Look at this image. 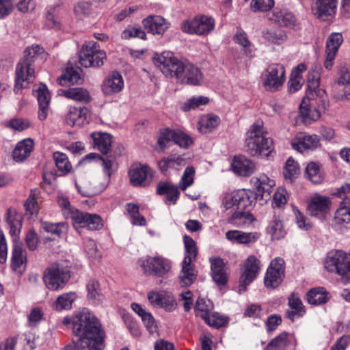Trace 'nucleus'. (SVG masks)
<instances>
[{
    "label": "nucleus",
    "instance_id": "nucleus-1",
    "mask_svg": "<svg viewBox=\"0 0 350 350\" xmlns=\"http://www.w3.org/2000/svg\"><path fill=\"white\" fill-rule=\"evenodd\" d=\"M73 334L77 340L65 346L64 350H102L103 332L98 319L91 313H81L73 321Z\"/></svg>",
    "mask_w": 350,
    "mask_h": 350
},
{
    "label": "nucleus",
    "instance_id": "nucleus-2",
    "mask_svg": "<svg viewBox=\"0 0 350 350\" xmlns=\"http://www.w3.org/2000/svg\"><path fill=\"white\" fill-rule=\"evenodd\" d=\"M245 149L250 155L253 157L260 156L268 158L273 156V141L267 137L262 122H256L247 131Z\"/></svg>",
    "mask_w": 350,
    "mask_h": 350
},
{
    "label": "nucleus",
    "instance_id": "nucleus-3",
    "mask_svg": "<svg viewBox=\"0 0 350 350\" xmlns=\"http://www.w3.org/2000/svg\"><path fill=\"white\" fill-rule=\"evenodd\" d=\"M41 50L42 49L38 45L33 46L25 50L23 57L18 63L16 69V85L14 88L16 92L25 88V83L27 85L31 82V79L34 76L33 63L35 57Z\"/></svg>",
    "mask_w": 350,
    "mask_h": 350
},
{
    "label": "nucleus",
    "instance_id": "nucleus-4",
    "mask_svg": "<svg viewBox=\"0 0 350 350\" xmlns=\"http://www.w3.org/2000/svg\"><path fill=\"white\" fill-rule=\"evenodd\" d=\"M254 196L252 190L245 189L227 193L221 200V211L232 214L236 209L250 208L255 204Z\"/></svg>",
    "mask_w": 350,
    "mask_h": 350
},
{
    "label": "nucleus",
    "instance_id": "nucleus-5",
    "mask_svg": "<svg viewBox=\"0 0 350 350\" xmlns=\"http://www.w3.org/2000/svg\"><path fill=\"white\" fill-rule=\"evenodd\" d=\"M137 265L146 276L165 278L172 271L170 260L160 256H147L138 259Z\"/></svg>",
    "mask_w": 350,
    "mask_h": 350
},
{
    "label": "nucleus",
    "instance_id": "nucleus-6",
    "mask_svg": "<svg viewBox=\"0 0 350 350\" xmlns=\"http://www.w3.org/2000/svg\"><path fill=\"white\" fill-rule=\"evenodd\" d=\"M325 269L344 278L350 275V253L342 250L329 252L323 262Z\"/></svg>",
    "mask_w": 350,
    "mask_h": 350
},
{
    "label": "nucleus",
    "instance_id": "nucleus-7",
    "mask_svg": "<svg viewBox=\"0 0 350 350\" xmlns=\"http://www.w3.org/2000/svg\"><path fill=\"white\" fill-rule=\"evenodd\" d=\"M185 243V257L182 262L181 270L178 278L180 284L183 287L191 285L196 280L197 271L193 262L197 257V248L196 242Z\"/></svg>",
    "mask_w": 350,
    "mask_h": 350
},
{
    "label": "nucleus",
    "instance_id": "nucleus-8",
    "mask_svg": "<svg viewBox=\"0 0 350 350\" xmlns=\"http://www.w3.org/2000/svg\"><path fill=\"white\" fill-rule=\"evenodd\" d=\"M203 81V74L198 67L186 59H176V83L198 86Z\"/></svg>",
    "mask_w": 350,
    "mask_h": 350
},
{
    "label": "nucleus",
    "instance_id": "nucleus-9",
    "mask_svg": "<svg viewBox=\"0 0 350 350\" xmlns=\"http://www.w3.org/2000/svg\"><path fill=\"white\" fill-rule=\"evenodd\" d=\"M70 278V269L62 263H53L44 273L43 280L49 290L56 291L62 288Z\"/></svg>",
    "mask_w": 350,
    "mask_h": 350
},
{
    "label": "nucleus",
    "instance_id": "nucleus-10",
    "mask_svg": "<svg viewBox=\"0 0 350 350\" xmlns=\"http://www.w3.org/2000/svg\"><path fill=\"white\" fill-rule=\"evenodd\" d=\"M215 20L211 16L199 15L192 19L185 21L180 26L183 32L189 34L205 36L210 33L215 28Z\"/></svg>",
    "mask_w": 350,
    "mask_h": 350
},
{
    "label": "nucleus",
    "instance_id": "nucleus-11",
    "mask_svg": "<svg viewBox=\"0 0 350 350\" xmlns=\"http://www.w3.org/2000/svg\"><path fill=\"white\" fill-rule=\"evenodd\" d=\"M106 58L105 52L98 49L97 43L92 41L83 46L79 62L85 68L99 67L104 64Z\"/></svg>",
    "mask_w": 350,
    "mask_h": 350
},
{
    "label": "nucleus",
    "instance_id": "nucleus-12",
    "mask_svg": "<svg viewBox=\"0 0 350 350\" xmlns=\"http://www.w3.org/2000/svg\"><path fill=\"white\" fill-rule=\"evenodd\" d=\"M250 184L253 188L252 191L255 195V202L257 200L266 202L271 198L275 181L262 173L253 176L250 179Z\"/></svg>",
    "mask_w": 350,
    "mask_h": 350
},
{
    "label": "nucleus",
    "instance_id": "nucleus-13",
    "mask_svg": "<svg viewBox=\"0 0 350 350\" xmlns=\"http://www.w3.org/2000/svg\"><path fill=\"white\" fill-rule=\"evenodd\" d=\"M286 80L285 69L280 64L270 65L262 77V85L267 90H278Z\"/></svg>",
    "mask_w": 350,
    "mask_h": 350
},
{
    "label": "nucleus",
    "instance_id": "nucleus-14",
    "mask_svg": "<svg viewBox=\"0 0 350 350\" xmlns=\"http://www.w3.org/2000/svg\"><path fill=\"white\" fill-rule=\"evenodd\" d=\"M259 271V260L253 255L248 256L241 268L239 286V293L247 290V286L257 278Z\"/></svg>",
    "mask_w": 350,
    "mask_h": 350
},
{
    "label": "nucleus",
    "instance_id": "nucleus-15",
    "mask_svg": "<svg viewBox=\"0 0 350 350\" xmlns=\"http://www.w3.org/2000/svg\"><path fill=\"white\" fill-rule=\"evenodd\" d=\"M284 260L282 258H275L269 266L264 282L267 288H276L283 281L284 278Z\"/></svg>",
    "mask_w": 350,
    "mask_h": 350
},
{
    "label": "nucleus",
    "instance_id": "nucleus-16",
    "mask_svg": "<svg viewBox=\"0 0 350 350\" xmlns=\"http://www.w3.org/2000/svg\"><path fill=\"white\" fill-rule=\"evenodd\" d=\"M292 148L299 152L313 150L321 146L319 137L306 133H297L291 142Z\"/></svg>",
    "mask_w": 350,
    "mask_h": 350
},
{
    "label": "nucleus",
    "instance_id": "nucleus-17",
    "mask_svg": "<svg viewBox=\"0 0 350 350\" xmlns=\"http://www.w3.org/2000/svg\"><path fill=\"white\" fill-rule=\"evenodd\" d=\"M331 202L328 197L316 194L310 200L308 210L312 216L325 219L329 214Z\"/></svg>",
    "mask_w": 350,
    "mask_h": 350
},
{
    "label": "nucleus",
    "instance_id": "nucleus-18",
    "mask_svg": "<svg viewBox=\"0 0 350 350\" xmlns=\"http://www.w3.org/2000/svg\"><path fill=\"white\" fill-rule=\"evenodd\" d=\"M153 62L166 77L172 78L175 75V56L173 52L164 51L156 54Z\"/></svg>",
    "mask_w": 350,
    "mask_h": 350
},
{
    "label": "nucleus",
    "instance_id": "nucleus-19",
    "mask_svg": "<svg viewBox=\"0 0 350 350\" xmlns=\"http://www.w3.org/2000/svg\"><path fill=\"white\" fill-rule=\"evenodd\" d=\"M209 261L213 280L219 288L225 286L228 282V275L224 260L221 258L211 257Z\"/></svg>",
    "mask_w": 350,
    "mask_h": 350
},
{
    "label": "nucleus",
    "instance_id": "nucleus-20",
    "mask_svg": "<svg viewBox=\"0 0 350 350\" xmlns=\"http://www.w3.org/2000/svg\"><path fill=\"white\" fill-rule=\"evenodd\" d=\"M129 176L133 185L145 187L151 181V170L147 165H133L129 170Z\"/></svg>",
    "mask_w": 350,
    "mask_h": 350
},
{
    "label": "nucleus",
    "instance_id": "nucleus-21",
    "mask_svg": "<svg viewBox=\"0 0 350 350\" xmlns=\"http://www.w3.org/2000/svg\"><path fill=\"white\" fill-rule=\"evenodd\" d=\"M337 4L338 0H315L312 12L318 18L325 20L335 15Z\"/></svg>",
    "mask_w": 350,
    "mask_h": 350
},
{
    "label": "nucleus",
    "instance_id": "nucleus-22",
    "mask_svg": "<svg viewBox=\"0 0 350 350\" xmlns=\"http://www.w3.org/2000/svg\"><path fill=\"white\" fill-rule=\"evenodd\" d=\"M231 167L236 174L241 176H249L256 171L255 163L244 157H235Z\"/></svg>",
    "mask_w": 350,
    "mask_h": 350
},
{
    "label": "nucleus",
    "instance_id": "nucleus-23",
    "mask_svg": "<svg viewBox=\"0 0 350 350\" xmlns=\"http://www.w3.org/2000/svg\"><path fill=\"white\" fill-rule=\"evenodd\" d=\"M36 96L37 97L39 104L38 118L40 120L46 118L50 103V95L46 86L40 84L38 88L34 89Z\"/></svg>",
    "mask_w": 350,
    "mask_h": 350
},
{
    "label": "nucleus",
    "instance_id": "nucleus-24",
    "mask_svg": "<svg viewBox=\"0 0 350 350\" xmlns=\"http://www.w3.org/2000/svg\"><path fill=\"white\" fill-rule=\"evenodd\" d=\"M142 23L145 29L152 34H162L168 28L167 23L160 16H148Z\"/></svg>",
    "mask_w": 350,
    "mask_h": 350
},
{
    "label": "nucleus",
    "instance_id": "nucleus-25",
    "mask_svg": "<svg viewBox=\"0 0 350 350\" xmlns=\"http://www.w3.org/2000/svg\"><path fill=\"white\" fill-rule=\"evenodd\" d=\"M124 87V81L118 72H113L103 82V91L106 94H111L120 92Z\"/></svg>",
    "mask_w": 350,
    "mask_h": 350
},
{
    "label": "nucleus",
    "instance_id": "nucleus-26",
    "mask_svg": "<svg viewBox=\"0 0 350 350\" xmlns=\"http://www.w3.org/2000/svg\"><path fill=\"white\" fill-rule=\"evenodd\" d=\"M268 18L271 23L280 27H292L295 23V18L293 14L284 10H274Z\"/></svg>",
    "mask_w": 350,
    "mask_h": 350
},
{
    "label": "nucleus",
    "instance_id": "nucleus-27",
    "mask_svg": "<svg viewBox=\"0 0 350 350\" xmlns=\"http://www.w3.org/2000/svg\"><path fill=\"white\" fill-rule=\"evenodd\" d=\"M5 220L10 228V234L13 241L19 239V234L22 226L21 217L16 211L9 208L7 211Z\"/></svg>",
    "mask_w": 350,
    "mask_h": 350
},
{
    "label": "nucleus",
    "instance_id": "nucleus-28",
    "mask_svg": "<svg viewBox=\"0 0 350 350\" xmlns=\"http://www.w3.org/2000/svg\"><path fill=\"white\" fill-rule=\"evenodd\" d=\"M26 261L27 256L25 250L22 248L18 243H16L14 245L12 252V269L18 273H22L25 271Z\"/></svg>",
    "mask_w": 350,
    "mask_h": 350
},
{
    "label": "nucleus",
    "instance_id": "nucleus-29",
    "mask_svg": "<svg viewBox=\"0 0 350 350\" xmlns=\"http://www.w3.org/2000/svg\"><path fill=\"white\" fill-rule=\"evenodd\" d=\"M88 110L85 107H70L66 116V122L70 126L83 125L87 120Z\"/></svg>",
    "mask_w": 350,
    "mask_h": 350
},
{
    "label": "nucleus",
    "instance_id": "nucleus-30",
    "mask_svg": "<svg viewBox=\"0 0 350 350\" xmlns=\"http://www.w3.org/2000/svg\"><path fill=\"white\" fill-rule=\"evenodd\" d=\"M262 37L267 42L276 45H280L287 40L286 31L280 28H265L262 31Z\"/></svg>",
    "mask_w": 350,
    "mask_h": 350
},
{
    "label": "nucleus",
    "instance_id": "nucleus-31",
    "mask_svg": "<svg viewBox=\"0 0 350 350\" xmlns=\"http://www.w3.org/2000/svg\"><path fill=\"white\" fill-rule=\"evenodd\" d=\"M91 135L94 147L98 148L103 154H108L111 152L112 137L109 134L93 133Z\"/></svg>",
    "mask_w": 350,
    "mask_h": 350
},
{
    "label": "nucleus",
    "instance_id": "nucleus-32",
    "mask_svg": "<svg viewBox=\"0 0 350 350\" xmlns=\"http://www.w3.org/2000/svg\"><path fill=\"white\" fill-rule=\"evenodd\" d=\"M33 146V141L30 138L18 142L13 151L14 159L16 161H24L30 155Z\"/></svg>",
    "mask_w": 350,
    "mask_h": 350
},
{
    "label": "nucleus",
    "instance_id": "nucleus-33",
    "mask_svg": "<svg viewBox=\"0 0 350 350\" xmlns=\"http://www.w3.org/2000/svg\"><path fill=\"white\" fill-rule=\"evenodd\" d=\"M336 225H342L350 223V198H345L336 210L333 219Z\"/></svg>",
    "mask_w": 350,
    "mask_h": 350
},
{
    "label": "nucleus",
    "instance_id": "nucleus-34",
    "mask_svg": "<svg viewBox=\"0 0 350 350\" xmlns=\"http://www.w3.org/2000/svg\"><path fill=\"white\" fill-rule=\"evenodd\" d=\"M234 42L243 48L245 55L252 57L255 51L254 44L250 41L247 34L243 29L237 28L233 36Z\"/></svg>",
    "mask_w": 350,
    "mask_h": 350
},
{
    "label": "nucleus",
    "instance_id": "nucleus-35",
    "mask_svg": "<svg viewBox=\"0 0 350 350\" xmlns=\"http://www.w3.org/2000/svg\"><path fill=\"white\" fill-rule=\"evenodd\" d=\"M329 293L323 287L310 289L306 295L308 302L311 305H321L329 300Z\"/></svg>",
    "mask_w": 350,
    "mask_h": 350
},
{
    "label": "nucleus",
    "instance_id": "nucleus-36",
    "mask_svg": "<svg viewBox=\"0 0 350 350\" xmlns=\"http://www.w3.org/2000/svg\"><path fill=\"white\" fill-rule=\"evenodd\" d=\"M88 157H98L102 162L104 173L110 178L113 173H114L118 168V163L116 161V155L103 154L99 156L96 154H90Z\"/></svg>",
    "mask_w": 350,
    "mask_h": 350
},
{
    "label": "nucleus",
    "instance_id": "nucleus-37",
    "mask_svg": "<svg viewBox=\"0 0 350 350\" xmlns=\"http://www.w3.org/2000/svg\"><path fill=\"white\" fill-rule=\"evenodd\" d=\"M267 233L272 241H278L284 239L286 232L282 221L275 217L269 222L267 228Z\"/></svg>",
    "mask_w": 350,
    "mask_h": 350
},
{
    "label": "nucleus",
    "instance_id": "nucleus-38",
    "mask_svg": "<svg viewBox=\"0 0 350 350\" xmlns=\"http://www.w3.org/2000/svg\"><path fill=\"white\" fill-rule=\"evenodd\" d=\"M219 117L215 114L203 116L199 121V129L202 133H209L215 129L220 124Z\"/></svg>",
    "mask_w": 350,
    "mask_h": 350
},
{
    "label": "nucleus",
    "instance_id": "nucleus-39",
    "mask_svg": "<svg viewBox=\"0 0 350 350\" xmlns=\"http://www.w3.org/2000/svg\"><path fill=\"white\" fill-rule=\"evenodd\" d=\"M241 210L233 212L229 217L230 221L237 226H242L251 224L254 220V216L250 211Z\"/></svg>",
    "mask_w": 350,
    "mask_h": 350
},
{
    "label": "nucleus",
    "instance_id": "nucleus-40",
    "mask_svg": "<svg viewBox=\"0 0 350 350\" xmlns=\"http://www.w3.org/2000/svg\"><path fill=\"white\" fill-rule=\"evenodd\" d=\"M87 297L91 304L97 305L102 301L103 295L101 293V289L98 281L95 280H90L87 284Z\"/></svg>",
    "mask_w": 350,
    "mask_h": 350
},
{
    "label": "nucleus",
    "instance_id": "nucleus-41",
    "mask_svg": "<svg viewBox=\"0 0 350 350\" xmlns=\"http://www.w3.org/2000/svg\"><path fill=\"white\" fill-rule=\"evenodd\" d=\"M209 101V98L205 96H192L180 105V109L185 112L198 109L208 105Z\"/></svg>",
    "mask_w": 350,
    "mask_h": 350
},
{
    "label": "nucleus",
    "instance_id": "nucleus-42",
    "mask_svg": "<svg viewBox=\"0 0 350 350\" xmlns=\"http://www.w3.org/2000/svg\"><path fill=\"white\" fill-rule=\"evenodd\" d=\"M290 334L283 332L273 338L264 350H286L290 343Z\"/></svg>",
    "mask_w": 350,
    "mask_h": 350
},
{
    "label": "nucleus",
    "instance_id": "nucleus-43",
    "mask_svg": "<svg viewBox=\"0 0 350 350\" xmlns=\"http://www.w3.org/2000/svg\"><path fill=\"white\" fill-rule=\"evenodd\" d=\"M228 241H255L260 238L258 232H245L241 230H229L226 233Z\"/></svg>",
    "mask_w": 350,
    "mask_h": 350
},
{
    "label": "nucleus",
    "instance_id": "nucleus-44",
    "mask_svg": "<svg viewBox=\"0 0 350 350\" xmlns=\"http://www.w3.org/2000/svg\"><path fill=\"white\" fill-rule=\"evenodd\" d=\"M64 95L70 99L79 102H88L90 96L86 89L82 88H71L63 91Z\"/></svg>",
    "mask_w": 350,
    "mask_h": 350
},
{
    "label": "nucleus",
    "instance_id": "nucleus-45",
    "mask_svg": "<svg viewBox=\"0 0 350 350\" xmlns=\"http://www.w3.org/2000/svg\"><path fill=\"white\" fill-rule=\"evenodd\" d=\"M213 309V304L209 299L199 297L195 305L196 315L200 317L202 319L208 318V315L211 313Z\"/></svg>",
    "mask_w": 350,
    "mask_h": 350
},
{
    "label": "nucleus",
    "instance_id": "nucleus-46",
    "mask_svg": "<svg viewBox=\"0 0 350 350\" xmlns=\"http://www.w3.org/2000/svg\"><path fill=\"white\" fill-rule=\"evenodd\" d=\"M307 178L312 183L319 184L323 180V176L320 169V165L315 162L309 163L306 167Z\"/></svg>",
    "mask_w": 350,
    "mask_h": 350
},
{
    "label": "nucleus",
    "instance_id": "nucleus-47",
    "mask_svg": "<svg viewBox=\"0 0 350 350\" xmlns=\"http://www.w3.org/2000/svg\"><path fill=\"white\" fill-rule=\"evenodd\" d=\"M81 80L80 75L74 68H68L66 72L58 78L59 83L62 85H68V84L79 83Z\"/></svg>",
    "mask_w": 350,
    "mask_h": 350
},
{
    "label": "nucleus",
    "instance_id": "nucleus-48",
    "mask_svg": "<svg viewBox=\"0 0 350 350\" xmlns=\"http://www.w3.org/2000/svg\"><path fill=\"white\" fill-rule=\"evenodd\" d=\"M157 192L159 195L166 196L167 202H175V186L167 182L161 181L157 187Z\"/></svg>",
    "mask_w": 350,
    "mask_h": 350
},
{
    "label": "nucleus",
    "instance_id": "nucleus-49",
    "mask_svg": "<svg viewBox=\"0 0 350 350\" xmlns=\"http://www.w3.org/2000/svg\"><path fill=\"white\" fill-rule=\"evenodd\" d=\"M299 174V167L298 163L292 158H289L284 166L283 174L286 180L292 182Z\"/></svg>",
    "mask_w": 350,
    "mask_h": 350
},
{
    "label": "nucleus",
    "instance_id": "nucleus-50",
    "mask_svg": "<svg viewBox=\"0 0 350 350\" xmlns=\"http://www.w3.org/2000/svg\"><path fill=\"white\" fill-rule=\"evenodd\" d=\"M76 298L77 295L75 293H64L57 298L55 302V308L57 310L70 309L72 304Z\"/></svg>",
    "mask_w": 350,
    "mask_h": 350
},
{
    "label": "nucleus",
    "instance_id": "nucleus-51",
    "mask_svg": "<svg viewBox=\"0 0 350 350\" xmlns=\"http://www.w3.org/2000/svg\"><path fill=\"white\" fill-rule=\"evenodd\" d=\"M42 228L45 231L55 234L59 238L66 234L68 230V226L66 223L51 224L44 222L42 223Z\"/></svg>",
    "mask_w": 350,
    "mask_h": 350
},
{
    "label": "nucleus",
    "instance_id": "nucleus-52",
    "mask_svg": "<svg viewBox=\"0 0 350 350\" xmlns=\"http://www.w3.org/2000/svg\"><path fill=\"white\" fill-rule=\"evenodd\" d=\"M175 140V131L169 129H164L160 130L159 135L157 139V144L159 146V150L163 151L164 149L171 143L172 141Z\"/></svg>",
    "mask_w": 350,
    "mask_h": 350
},
{
    "label": "nucleus",
    "instance_id": "nucleus-53",
    "mask_svg": "<svg viewBox=\"0 0 350 350\" xmlns=\"http://www.w3.org/2000/svg\"><path fill=\"white\" fill-rule=\"evenodd\" d=\"M320 75L318 72L312 70L308 72V95L314 98V93L318 90H323L319 88Z\"/></svg>",
    "mask_w": 350,
    "mask_h": 350
},
{
    "label": "nucleus",
    "instance_id": "nucleus-54",
    "mask_svg": "<svg viewBox=\"0 0 350 350\" xmlns=\"http://www.w3.org/2000/svg\"><path fill=\"white\" fill-rule=\"evenodd\" d=\"M194 142L193 137L186 131L176 129V145L182 148H189Z\"/></svg>",
    "mask_w": 350,
    "mask_h": 350
},
{
    "label": "nucleus",
    "instance_id": "nucleus-55",
    "mask_svg": "<svg viewBox=\"0 0 350 350\" xmlns=\"http://www.w3.org/2000/svg\"><path fill=\"white\" fill-rule=\"evenodd\" d=\"M53 159L57 167L63 174H67L71 170L72 165L68 161L66 154L56 152L53 154Z\"/></svg>",
    "mask_w": 350,
    "mask_h": 350
},
{
    "label": "nucleus",
    "instance_id": "nucleus-56",
    "mask_svg": "<svg viewBox=\"0 0 350 350\" xmlns=\"http://www.w3.org/2000/svg\"><path fill=\"white\" fill-rule=\"evenodd\" d=\"M88 214V213L74 208L66 217L71 219L73 226L76 229H78L79 228H85Z\"/></svg>",
    "mask_w": 350,
    "mask_h": 350
},
{
    "label": "nucleus",
    "instance_id": "nucleus-57",
    "mask_svg": "<svg viewBox=\"0 0 350 350\" xmlns=\"http://www.w3.org/2000/svg\"><path fill=\"white\" fill-rule=\"evenodd\" d=\"M301 121L306 124H310L312 122L318 120L321 117V111L319 109L310 108L308 109H302V113L299 114Z\"/></svg>",
    "mask_w": 350,
    "mask_h": 350
},
{
    "label": "nucleus",
    "instance_id": "nucleus-58",
    "mask_svg": "<svg viewBox=\"0 0 350 350\" xmlns=\"http://www.w3.org/2000/svg\"><path fill=\"white\" fill-rule=\"evenodd\" d=\"M195 170L193 167H187L179 182V188L183 191L193 183Z\"/></svg>",
    "mask_w": 350,
    "mask_h": 350
},
{
    "label": "nucleus",
    "instance_id": "nucleus-59",
    "mask_svg": "<svg viewBox=\"0 0 350 350\" xmlns=\"http://www.w3.org/2000/svg\"><path fill=\"white\" fill-rule=\"evenodd\" d=\"M343 41L342 36L339 33H333L327 38L326 51L338 52Z\"/></svg>",
    "mask_w": 350,
    "mask_h": 350
},
{
    "label": "nucleus",
    "instance_id": "nucleus-60",
    "mask_svg": "<svg viewBox=\"0 0 350 350\" xmlns=\"http://www.w3.org/2000/svg\"><path fill=\"white\" fill-rule=\"evenodd\" d=\"M122 38L130 39L131 38H138L142 40L146 39V34L140 27H128L122 33Z\"/></svg>",
    "mask_w": 350,
    "mask_h": 350
},
{
    "label": "nucleus",
    "instance_id": "nucleus-61",
    "mask_svg": "<svg viewBox=\"0 0 350 350\" xmlns=\"http://www.w3.org/2000/svg\"><path fill=\"white\" fill-rule=\"evenodd\" d=\"M316 103L317 107L315 109H319L321 114L325 113L329 108V101L325 90H318L317 93H314Z\"/></svg>",
    "mask_w": 350,
    "mask_h": 350
},
{
    "label": "nucleus",
    "instance_id": "nucleus-62",
    "mask_svg": "<svg viewBox=\"0 0 350 350\" xmlns=\"http://www.w3.org/2000/svg\"><path fill=\"white\" fill-rule=\"evenodd\" d=\"M85 227L91 230H98L103 226V223L101 217L96 214L88 213L86 216Z\"/></svg>",
    "mask_w": 350,
    "mask_h": 350
},
{
    "label": "nucleus",
    "instance_id": "nucleus-63",
    "mask_svg": "<svg viewBox=\"0 0 350 350\" xmlns=\"http://www.w3.org/2000/svg\"><path fill=\"white\" fill-rule=\"evenodd\" d=\"M274 5V0H253L251 3V9L256 12H266Z\"/></svg>",
    "mask_w": 350,
    "mask_h": 350
},
{
    "label": "nucleus",
    "instance_id": "nucleus-64",
    "mask_svg": "<svg viewBox=\"0 0 350 350\" xmlns=\"http://www.w3.org/2000/svg\"><path fill=\"white\" fill-rule=\"evenodd\" d=\"M287 202V191L284 187H279L275 192L273 198V205L280 207Z\"/></svg>",
    "mask_w": 350,
    "mask_h": 350
}]
</instances>
